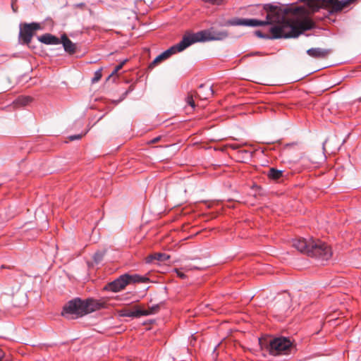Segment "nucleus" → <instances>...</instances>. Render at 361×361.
<instances>
[{
	"label": "nucleus",
	"instance_id": "f257e3e1",
	"mask_svg": "<svg viewBox=\"0 0 361 361\" xmlns=\"http://www.w3.org/2000/svg\"><path fill=\"white\" fill-rule=\"evenodd\" d=\"M264 10L267 12L265 20L242 18L236 19L231 24L250 27L274 24L270 27L271 38H295L313 27L312 21L306 16V11L302 6L278 7L265 4Z\"/></svg>",
	"mask_w": 361,
	"mask_h": 361
},
{
	"label": "nucleus",
	"instance_id": "f03ea898",
	"mask_svg": "<svg viewBox=\"0 0 361 361\" xmlns=\"http://www.w3.org/2000/svg\"><path fill=\"white\" fill-rule=\"evenodd\" d=\"M227 37L228 32L225 30L218 31L211 29L202 30L196 33L186 32L179 43L172 46L157 56L149 64V68H153L157 64L169 59L173 54L183 51L194 43L212 40H222Z\"/></svg>",
	"mask_w": 361,
	"mask_h": 361
},
{
	"label": "nucleus",
	"instance_id": "7ed1b4c3",
	"mask_svg": "<svg viewBox=\"0 0 361 361\" xmlns=\"http://www.w3.org/2000/svg\"><path fill=\"white\" fill-rule=\"evenodd\" d=\"M106 305L105 302L101 300H95L87 298L81 300L80 298H75L69 301L63 309L62 314H71L75 317H80L89 313L104 308Z\"/></svg>",
	"mask_w": 361,
	"mask_h": 361
},
{
	"label": "nucleus",
	"instance_id": "20e7f679",
	"mask_svg": "<svg viewBox=\"0 0 361 361\" xmlns=\"http://www.w3.org/2000/svg\"><path fill=\"white\" fill-rule=\"evenodd\" d=\"M261 348L265 349L273 356L288 355L293 348V343L286 337L281 336L271 339L267 344L259 341Z\"/></svg>",
	"mask_w": 361,
	"mask_h": 361
},
{
	"label": "nucleus",
	"instance_id": "39448f33",
	"mask_svg": "<svg viewBox=\"0 0 361 361\" xmlns=\"http://www.w3.org/2000/svg\"><path fill=\"white\" fill-rule=\"evenodd\" d=\"M310 248L307 251V255L322 260L329 259L332 255L331 247L325 243L319 240H311Z\"/></svg>",
	"mask_w": 361,
	"mask_h": 361
},
{
	"label": "nucleus",
	"instance_id": "423d86ee",
	"mask_svg": "<svg viewBox=\"0 0 361 361\" xmlns=\"http://www.w3.org/2000/svg\"><path fill=\"white\" fill-rule=\"evenodd\" d=\"M144 281V278L137 275H130L125 274L119 276L114 281L108 283L106 289L112 292H119L123 290L128 284L131 283H138Z\"/></svg>",
	"mask_w": 361,
	"mask_h": 361
},
{
	"label": "nucleus",
	"instance_id": "0eeeda50",
	"mask_svg": "<svg viewBox=\"0 0 361 361\" xmlns=\"http://www.w3.org/2000/svg\"><path fill=\"white\" fill-rule=\"evenodd\" d=\"M38 23H23L20 25L19 40L21 44L29 45L37 30H41Z\"/></svg>",
	"mask_w": 361,
	"mask_h": 361
},
{
	"label": "nucleus",
	"instance_id": "6e6552de",
	"mask_svg": "<svg viewBox=\"0 0 361 361\" xmlns=\"http://www.w3.org/2000/svg\"><path fill=\"white\" fill-rule=\"evenodd\" d=\"M357 0H322V6L326 8L330 13H337L347 9Z\"/></svg>",
	"mask_w": 361,
	"mask_h": 361
},
{
	"label": "nucleus",
	"instance_id": "1a4fd4ad",
	"mask_svg": "<svg viewBox=\"0 0 361 361\" xmlns=\"http://www.w3.org/2000/svg\"><path fill=\"white\" fill-rule=\"evenodd\" d=\"M119 315L121 317H140L141 316H147V312H142V310L138 308L135 309H129V308H123L119 310Z\"/></svg>",
	"mask_w": 361,
	"mask_h": 361
},
{
	"label": "nucleus",
	"instance_id": "9d476101",
	"mask_svg": "<svg viewBox=\"0 0 361 361\" xmlns=\"http://www.w3.org/2000/svg\"><path fill=\"white\" fill-rule=\"evenodd\" d=\"M310 241L307 242L304 238H298L293 241V247L297 249L299 252L307 255V251L310 248Z\"/></svg>",
	"mask_w": 361,
	"mask_h": 361
},
{
	"label": "nucleus",
	"instance_id": "9b49d317",
	"mask_svg": "<svg viewBox=\"0 0 361 361\" xmlns=\"http://www.w3.org/2000/svg\"><path fill=\"white\" fill-rule=\"evenodd\" d=\"M307 54L315 59H324L330 54V50L322 48H311L307 51Z\"/></svg>",
	"mask_w": 361,
	"mask_h": 361
},
{
	"label": "nucleus",
	"instance_id": "f8f14e48",
	"mask_svg": "<svg viewBox=\"0 0 361 361\" xmlns=\"http://www.w3.org/2000/svg\"><path fill=\"white\" fill-rule=\"evenodd\" d=\"M61 43L63 44L64 50L69 54H73L76 51V45L67 36L63 34L61 38Z\"/></svg>",
	"mask_w": 361,
	"mask_h": 361
},
{
	"label": "nucleus",
	"instance_id": "ddd939ff",
	"mask_svg": "<svg viewBox=\"0 0 361 361\" xmlns=\"http://www.w3.org/2000/svg\"><path fill=\"white\" fill-rule=\"evenodd\" d=\"M38 40L45 44L56 45L61 44V39L49 33L39 36Z\"/></svg>",
	"mask_w": 361,
	"mask_h": 361
},
{
	"label": "nucleus",
	"instance_id": "4468645a",
	"mask_svg": "<svg viewBox=\"0 0 361 361\" xmlns=\"http://www.w3.org/2000/svg\"><path fill=\"white\" fill-rule=\"evenodd\" d=\"M170 256L166 253L155 252L146 257L147 263H152L154 260L159 262H166L169 259Z\"/></svg>",
	"mask_w": 361,
	"mask_h": 361
},
{
	"label": "nucleus",
	"instance_id": "2eb2a0df",
	"mask_svg": "<svg viewBox=\"0 0 361 361\" xmlns=\"http://www.w3.org/2000/svg\"><path fill=\"white\" fill-rule=\"evenodd\" d=\"M283 171L275 168H270L267 172V176L269 179L277 180L283 176Z\"/></svg>",
	"mask_w": 361,
	"mask_h": 361
},
{
	"label": "nucleus",
	"instance_id": "dca6fc26",
	"mask_svg": "<svg viewBox=\"0 0 361 361\" xmlns=\"http://www.w3.org/2000/svg\"><path fill=\"white\" fill-rule=\"evenodd\" d=\"M32 101V98L29 96H20L17 100L16 103L20 105L25 106Z\"/></svg>",
	"mask_w": 361,
	"mask_h": 361
},
{
	"label": "nucleus",
	"instance_id": "f3484780",
	"mask_svg": "<svg viewBox=\"0 0 361 361\" xmlns=\"http://www.w3.org/2000/svg\"><path fill=\"white\" fill-rule=\"evenodd\" d=\"M185 102L186 103L191 106L192 109H194L195 106V101L193 99V94L192 93H188V95L185 97Z\"/></svg>",
	"mask_w": 361,
	"mask_h": 361
},
{
	"label": "nucleus",
	"instance_id": "a211bd4d",
	"mask_svg": "<svg viewBox=\"0 0 361 361\" xmlns=\"http://www.w3.org/2000/svg\"><path fill=\"white\" fill-rule=\"evenodd\" d=\"M159 310V306L158 305H154L151 307H149L148 310H142V312H147V315L157 313Z\"/></svg>",
	"mask_w": 361,
	"mask_h": 361
},
{
	"label": "nucleus",
	"instance_id": "6ab92c4d",
	"mask_svg": "<svg viewBox=\"0 0 361 361\" xmlns=\"http://www.w3.org/2000/svg\"><path fill=\"white\" fill-rule=\"evenodd\" d=\"M102 77V68H99L95 71L94 77L92 79L93 83L97 82Z\"/></svg>",
	"mask_w": 361,
	"mask_h": 361
},
{
	"label": "nucleus",
	"instance_id": "aec40b11",
	"mask_svg": "<svg viewBox=\"0 0 361 361\" xmlns=\"http://www.w3.org/2000/svg\"><path fill=\"white\" fill-rule=\"evenodd\" d=\"M128 60L127 59H125L123 60L122 62H121L118 65H117L114 70L113 71V72L111 73V74L110 75V76H113L116 74H117V73L122 69V68L123 67L124 64L126 63Z\"/></svg>",
	"mask_w": 361,
	"mask_h": 361
},
{
	"label": "nucleus",
	"instance_id": "412c9836",
	"mask_svg": "<svg viewBox=\"0 0 361 361\" xmlns=\"http://www.w3.org/2000/svg\"><path fill=\"white\" fill-rule=\"evenodd\" d=\"M256 35L260 37H264V38H269V39H272L271 38V32H269V34H267V35H264L261 31H257L256 32Z\"/></svg>",
	"mask_w": 361,
	"mask_h": 361
},
{
	"label": "nucleus",
	"instance_id": "4be33fe9",
	"mask_svg": "<svg viewBox=\"0 0 361 361\" xmlns=\"http://www.w3.org/2000/svg\"><path fill=\"white\" fill-rule=\"evenodd\" d=\"M161 140V136L156 137L149 141L150 144H155Z\"/></svg>",
	"mask_w": 361,
	"mask_h": 361
},
{
	"label": "nucleus",
	"instance_id": "5701e85b",
	"mask_svg": "<svg viewBox=\"0 0 361 361\" xmlns=\"http://www.w3.org/2000/svg\"><path fill=\"white\" fill-rule=\"evenodd\" d=\"M176 273H177V275L178 276H179L180 279H185V274H183V272H181L180 271L176 269Z\"/></svg>",
	"mask_w": 361,
	"mask_h": 361
},
{
	"label": "nucleus",
	"instance_id": "b1692460",
	"mask_svg": "<svg viewBox=\"0 0 361 361\" xmlns=\"http://www.w3.org/2000/svg\"><path fill=\"white\" fill-rule=\"evenodd\" d=\"M81 137H82L81 135H77L71 136L69 138L71 140H79Z\"/></svg>",
	"mask_w": 361,
	"mask_h": 361
},
{
	"label": "nucleus",
	"instance_id": "393cba45",
	"mask_svg": "<svg viewBox=\"0 0 361 361\" xmlns=\"http://www.w3.org/2000/svg\"><path fill=\"white\" fill-rule=\"evenodd\" d=\"M11 6H12V9L14 12H17V8L15 6V2H14V0L12 1V4H11Z\"/></svg>",
	"mask_w": 361,
	"mask_h": 361
},
{
	"label": "nucleus",
	"instance_id": "a878e982",
	"mask_svg": "<svg viewBox=\"0 0 361 361\" xmlns=\"http://www.w3.org/2000/svg\"><path fill=\"white\" fill-rule=\"evenodd\" d=\"M212 94H213L212 90L211 87H209L208 89V95L207 97H204V99H207L208 96H210V95H212Z\"/></svg>",
	"mask_w": 361,
	"mask_h": 361
},
{
	"label": "nucleus",
	"instance_id": "bb28decb",
	"mask_svg": "<svg viewBox=\"0 0 361 361\" xmlns=\"http://www.w3.org/2000/svg\"><path fill=\"white\" fill-rule=\"evenodd\" d=\"M232 147H233V149H236L238 147H237V146H235V145H232Z\"/></svg>",
	"mask_w": 361,
	"mask_h": 361
},
{
	"label": "nucleus",
	"instance_id": "cd10ccee",
	"mask_svg": "<svg viewBox=\"0 0 361 361\" xmlns=\"http://www.w3.org/2000/svg\"><path fill=\"white\" fill-rule=\"evenodd\" d=\"M203 88H204V86H203V85H201V86L200 87V90H202V89H203Z\"/></svg>",
	"mask_w": 361,
	"mask_h": 361
},
{
	"label": "nucleus",
	"instance_id": "c85d7f7f",
	"mask_svg": "<svg viewBox=\"0 0 361 361\" xmlns=\"http://www.w3.org/2000/svg\"><path fill=\"white\" fill-rule=\"evenodd\" d=\"M197 94L198 95V97H201L200 93H197Z\"/></svg>",
	"mask_w": 361,
	"mask_h": 361
}]
</instances>
